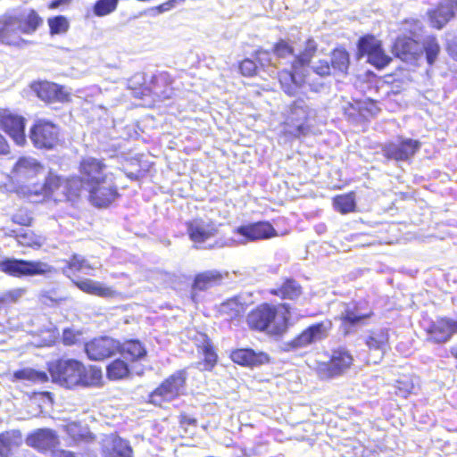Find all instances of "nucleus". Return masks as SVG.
Segmentation results:
<instances>
[{"label": "nucleus", "instance_id": "nucleus-1", "mask_svg": "<svg viewBox=\"0 0 457 457\" xmlns=\"http://www.w3.org/2000/svg\"><path fill=\"white\" fill-rule=\"evenodd\" d=\"M12 178L20 184H27L28 193L49 196L61 185V177L47 170L37 159L22 156L15 162Z\"/></svg>", "mask_w": 457, "mask_h": 457}, {"label": "nucleus", "instance_id": "nucleus-2", "mask_svg": "<svg viewBox=\"0 0 457 457\" xmlns=\"http://www.w3.org/2000/svg\"><path fill=\"white\" fill-rule=\"evenodd\" d=\"M53 381L71 389L75 386H95L102 379V370L96 366L86 367L75 359H60L50 365Z\"/></svg>", "mask_w": 457, "mask_h": 457}, {"label": "nucleus", "instance_id": "nucleus-3", "mask_svg": "<svg viewBox=\"0 0 457 457\" xmlns=\"http://www.w3.org/2000/svg\"><path fill=\"white\" fill-rule=\"evenodd\" d=\"M43 22V18L34 9L4 16L0 18V41L10 46H21L26 42L21 36L34 34Z\"/></svg>", "mask_w": 457, "mask_h": 457}, {"label": "nucleus", "instance_id": "nucleus-4", "mask_svg": "<svg viewBox=\"0 0 457 457\" xmlns=\"http://www.w3.org/2000/svg\"><path fill=\"white\" fill-rule=\"evenodd\" d=\"M247 324L252 329L267 331L273 336L282 335L287 329V320L284 316L278 320L277 308L269 303H262L249 312Z\"/></svg>", "mask_w": 457, "mask_h": 457}, {"label": "nucleus", "instance_id": "nucleus-5", "mask_svg": "<svg viewBox=\"0 0 457 457\" xmlns=\"http://www.w3.org/2000/svg\"><path fill=\"white\" fill-rule=\"evenodd\" d=\"M0 270L14 277L50 276L56 273V269L46 262L15 258H6L1 261Z\"/></svg>", "mask_w": 457, "mask_h": 457}, {"label": "nucleus", "instance_id": "nucleus-6", "mask_svg": "<svg viewBox=\"0 0 457 457\" xmlns=\"http://www.w3.org/2000/svg\"><path fill=\"white\" fill-rule=\"evenodd\" d=\"M418 139L399 137L395 141H389L381 145L382 155L387 161L410 163L421 148Z\"/></svg>", "mask_w": 457, "mask_h": 457}, {"label": "nucleus", "instance_id": "nucleus-7", "mask_svg": "<svg viewBox=\"0 0 457 457\" xmlns=\"http://www.w3.org/2000/svg\"><path fill=\"white\" fill-rule=\"evenodd\" d=\"M187 380L186 371L178 370L166 378L149 395V401L156 406H161L163 402H170L183 394Z\"/></svg>", "mask_w": 457, "mask_h": 457}, {"label": "nucleus", "instance_id": "nucleus-8", "mask_svg": "<svg viewBox=\"0 0 457 457\" xmlns=\"http://www.w3.org/2000/svg\"><path fill=\"white\" fill-rule=\"evenodd\" d=\"M359 58L367 57V62L378 70L387 66L392 58L385 53L380 40L372 35H366L358 40L357 43Z\"/></svg>", "mask_w": 457, "mask_h": 457}, {"label": "nucleus", "instance_id": "nucleus-9", "mask_svg": "<svg viewBox=\"0 0 457 457\" xmlns=\"http://www.w3.org/2000/svg\"><path fill=\"white\" fill-rule=\"evenodd\" d=\"M89 203L97 208L110 206L119 196L118 187L113 176L103 179L96 185L86 188Z\"/></svg>", "mask_w": 457, "mask_h": 457}, {"label": "nucleus", "instance_id": "nucleus-10", "mask_svg": "<svg viewBox=\"0 0 457 457\" xmlns=\"http://www.w3.org/2000/svg\"><path fill=\"white\" fill-rule=\"evenodd\" d=\"M353 357L344 347L333 350L330 361L322 363L319 368V374L322 378H335L342 376L353 364Z\"/></svg>", "mask_w": 457, "mask_h": 457}, {"label": "nucleus", "instance_id": "nucleus-11", "mask_svg": "<svg viewBox=\"0 0 457 457\" xmlns=\"http://www.w3.org/2000/svg\"><path fill=\"white\" fill-rule=\"evenodd\" d=\"M59 129L53 122L39 120L29 130V139L35 147L40 149H53L57 142Z\"/></svg>", "mask_w": 457, "mask_h": 457}, {"label": "nucleus", "instance_id": "nucleus-12", "mask_svg": "<svg viewBox=\"0 0 457 457\" xmlns=\"http://www.w3.org/2000/svg\"><path fill=\"white\" fill-rule=\"evenodd\" d=\"M331 328L330 321H321L309 326L299 336L293 340L284 344L285 351H295L306 347L317 341L322 340L327 337L328 331Z\"/></svg>", "mask_w": 457, "mask_h": 457}, {"label": "nucleus", "instance_id": "nucleus-13", "mask_svg": "<svg viewBox=\"0 0 457 457\" xmlns=\"http://www.w3.org/2000/svg\"><path fill=\"white\" fill-rule=\"evenodd\" d=\"M120 347V341L111 337H100L87 342L84 351L89 360L102 361L117 354Z\"/></svg>", "mask_w": 457, "mask_h": 457}, {"label": "nucleus", "instance_id": "nucleus-14", "mask_svg": "<svg viewBox=\"0 0 457 457\" xmlns=\"http://www.w3.org/2000/svg\"><path fill=\"white\" fill-rule=\"evenodd\" d=\"M106 169L102 160L91 156L83 158L79 163V174L86 184V188L112 176L106 171Z\"/></svg>", "mask_w": 457, "mask_h": 457}, {"label": "nucleus", "instance_id": "nucleus-15", "mask_svg": "<svg viewBox=\"0 0 457 457\" xmlns=\"http://www.w3.org/2000/svg\"><path fill=\"white\" fill-rule=\"evenodd\" d=\"M234 232L244 238L239 241L240 244L265 240L277 236L276 229L269 221H257L241 225L236 228Z\"/></svg>", "mask_w": 457, "mask_h": 457}, {"label": "nucleus", "instance_id": "nucleus-16", "mask_svg": "<svg viewBox=\"0 0 457 457\" xmlns=\"http://www.w3.org/2000/svg\"><path fill=\"white\" fill-rule=\"evenodd\" d=\"M428 341L434 344H445L457 333L456 319L441 317L432 321L427 328Z\"/></svg>", "mask_w": 457, "mask_h": 457}, {"label": "nucleus", "instance_id": "nucleus-17", "mask_svg": "<svg viewBox=\"0 0 457 457\" xmlns=\"http://www.w3.org/2000/svg\"><path fill=\"white\" fill-rule=\"evenodd\" d=\"M312 110L303 98H297L290 105L287 120L295 127V136H304L309 131V127L305 124L312 114Z\"/></svg>", "mask_w": 457, "mask_h": 457}, {"label": "nucleus", "instance_id": "nucleus-18", "mask_svg": "<svg viewBox=\"0 0 457 457\" xmlns=\"http://www.w3.org/2000/svg\"><path fill=\"white\" fill-rule=\"evenodd\" d=\"M26 120L22 116L13 114L8 111L0 113L1 128L7 133L18 145L26 142Z\"/></svg>", "mask_w": 457, "mask_h": 457}, {"label": "nucleus", "instance_id": "nucleus-19", "mask_svg": "<svg viewBox=\"0 0 457 457\" xmlns=\"http://www.w3.org/2000/svg\"><path fill=\"white\" fill-rule=\"evenodd\" d=\"M370 315L371 312L362 313L360 308L354 303H348L345 306L340 314V330L344 336L354 333L360 327L365 324V320L369 319Z\"/></svg>", "mask_w": 457, "mask_h": 457}, {"label": "nucleus", "instance_id": "nucleus-20", "mask_svg": "<svg viewBox=\"0 0 457 457\" xmlns=\"http://www.w3.org/2000/svg\"><path fill=\"white\" fill-rule=\"evenodd\" d=\"M457 12V0H441L438 4L428 12L430 24L437 29H443Z\"/></svg>", "mask_w": 457, "mask_h": 457}, {"label": "nucleus", "instance_id": "nucleus-21", "mask_svg": "<svg viewBox=\"0 0 457 457\" xmlns=\"http://www.w3.org/2000/svg\"><path fill=\"white\" fill-rule=\"evenodd\" d=\"M392 52L395 57L406 62H414L422 53V48L419 42L407 36L398 37L392 47Z\"/></svg>", "mask_w": 457, "mask_h": 457}, {"label": "nucleus", "instance_id": "nucleus-22", "mask_svg": "<svg viewBox=\"0 0 457 457\" xmlns=\"http://www.w3.org/2000/svg\"><path fill=\"white\" fill-rule=\"evenodd\" d=\"M231 360L241 366L254 368L270 362V356L264 352H256L251 348H239L231 352Z\"/></svg>", "mask_w": 457, "mask_h": 457}, {"label": "nucleus", "instance_id": "nucleus-23", "mask_svg": "<svg viewBox=\"0 0 457 457\" xmlns=\"http://www.w3.org/2000/svg\"><path fill=\"white\" fill-rule=\"evenodd\" d=\"M165 75H154L150 80V86H145V78L144 73H136L128 80V88L133 91L135 97L141 98L150 94L158 95L157 84L159 81H164Z\"/></svg>", "mask_w": 457, "mask_h": 457}, {"label": "nucleus", "instance_id": "nucleus-24", "mask_svg": "<svg viewBox=\"0 0 457 457\" xmlns=\"http://www.w3.org/2000/svg\"><path fill=\"white\" fill-rule=\"evenodd\" d=\"M32 90L45 102H67L70 96L63 90V87L52 82L40 81L31 85Z\"/></svg>", "mask_w": 457, "mask_h": 457}, {"label": "nucleus", "instance_id": "nucleus-25", "mask_svg": "<svg viewBox=\"0 0 457 457\" xmlns=\"http://www.w3.org/2000/svg\"><path fill=\"white\" fill-rule=\"evenodd\" d=\"M290 67H282L277 70L275 75L278 77L283 91L289 96H295L303 85V77Z\"/></svg>", "mask_w": 457, "mask_h": 457}, {"label": "nucleus", "instance_id": "nucleus-26", "mask_svg": "<svg viewBox=\"0 0 457 457\" xmlns=\"http://www.w3.org/2000/svg\"><path fill=\"white\" fill-rule=\"evenodd\" d=\"M27 445L40 451L52 450L59 443L58 436L53 429L38 428L27 437Z\"/></svg>", "mask_w": 457, "mask_h": 457}, {"label": "nucleus", "instance_id": "nucleus-27", "mask_svg": "<svg viewBox=\"0 0 457 457\" xmlns=\"http://www.w3.org/2000/svg\"><path fill=\"white\" fill-rule=\"evenodd\" d=\"M274 60L278 64V70L282 67H290L299 70L297 55L294 48L285 40L281 39L272 48Z\"/></svg>", "mask_w": 457, "mask_h": 457}, {"label": "nucleus", "instance_id": "nucleus-28", "mask_svg": "<svg viewBox=\"0 0 457 457\" xmlns=\"http://www.w3.org/2000/svg\"><path fill=\"white\" fill-rule=\"evenodd\" d=\"M186 225L188 237L195 244H204L218 232L216 228L206 224L202 220L188 221Z\"/></svg>", "mask_w": 457, "mask_h": 457}, {"label": "nucleus", "instance_id": "nucleus-29", "mask_svg": "<svg viewBox=\"0 0 457 457\" xmlns=\"http://www.w3.org/2000/svg\"><path fill=\"white\" fill-rule=\"evenodd\" d=\"M120 346L118 353L127 361H139L147 355L145 346L138 339H129L123 343L120 342Z\"/></svg>", "mask_w": 457, "mask_h": 457}, {"label": "nucleus", "instance_id": "nucleus-30", "mask_svg": "<svg viewBox=\"0 0 457 457\" xmlns=\"http://www.w3.org/2000/svg\"><path fill=\"white\" fill-rule=\"evenodd\" d=\"M5 236L16 238L17 242L24 246L39 248L43 245L42 237L29 228H4Z\"/></svg>", "mask_w": 457, "mask_h": 457}, {"label": "nucleus", "instance_id": "nucleus-31", "mask_svg": "<svg viewBox=\"0 0 457 457\" xmlns=\"http://www.w3.org/2000/svg\"><path fill=\"white\" fill-rule=\"evenodd\" d=\"M22 443L20 430H7L0 434V457H10Z\"/></svg>", "mask_w": 457, "mask_h": 457}, {"label": "nucleus", "instance_id": "nucleus-32", "mask_svg": "<svg viewBox=\"0 0 457 457\" xmlns=\"http://www.w3.org/2000/svg\"><path fill=\"white\" fill-rule=\"evenodd\" d=\"M224 275L219 270H206L195 277L193 288L206 290L221 283Z\"/></svg>", "mask_w": 457, "mask_h": 457}, {"label": "nucleus", "instance_id": "nucleus-33", "mask_svg": "<svg viewBox=\"0 0 457 457\" xmlns=\"http://www.w3.org/2000/svg\"><path fill=\"white\" fill-rule=\"evenodd\" d=\"M270 293L283 299L294 300L301 295L302 287L293 278H285L281 285L278 286L276 288H272Z\"/></svg>", "mask_w": 457, "mask_h": 457}, {"label": "nucleus", "instance_id": "nucleus-34", "mask_svg": "<svg viewBox=\"0 0 457 457\" xmlns=\"http://www.w3.org/2000/svg\"><path fill=\"white\" fill-rule=\"evenodd\" d=\"M253 56L255 61L258 62V69L269 73L270 76L275 75L277 70H278V64L274 60V54L271 51L259 49L254 52Z\"/></svg>", "mask_w": 457, "mask_h": 457}, {"label": "nucleus", "instance_id": "nucleus-35", "mask_svg": "<svg viewBox=\"0 0 457 457\" xmlns=\"http://www.w3.org/2000/svg\"><path fill=\"white\" fill-rule=\"evenodd\" d=\"M61 187L62 188V193L69 198L79 196L83 191L86 192V184L80 175L66 179L61 178V185L57 189Z\"/></svg>", "mask_w": 457, "mask_h": 457}, {"label": "nucleus", "instance_id": "nucleus-36", "mask_svg": "<svg viewBox=\"0 0 457 457\" xmlns=\"http://www.w3.org/2000/svg\"><path fill=\"white\" fill-rule=\"evenodd\" d=\"M78 288H79L81 291L97 295L102 297H107L112 295V290L110 287H107L104 286L102 283L89 279L85 278L80 281L75 282Z\"/></svg>", "mask_w": 457, "mask_h": 457}, {"label": "nucleus", "instance_id": "nucleus-37", "mask_svg": "<svg viewBox=\"0 0 457 457\" xmlns=\"http://www.w3.org/2000/svg\"><path fill=\"white\" fill-rule=\"evenodd\" d=\"M129 366L125 359L117 358L106 366V376L111 380H119L128 377Z\"/></svg>", "mask_w": 457, "mask_h": 457}, {"label": "nucleus", "instance_id": "nucleus-38", "mask_svg": "<svg viewBox=\"0 0 457 457\" xmlns=\"http://www.w3.org/2000/svg\"><path fill=\"white\" fill-rule=\"evenodd\" d=\"M104 453L105 457H131L132 449L128 441L115 437L109 446H105Z\"/></svg>", "mask_w": 457, "mask_h": 457}, {"label": "nucleus", "instance_id": "nucleus-39", "mask_svg": "<svg viewBox=\"0 0 457 457\" xmlns=\"http://www.w3.org/2000/svg\"><path fill=\"white\" fill-rule=\"evenodd\" d=\"M388 341L387 332L381 329L378 332H372L366 339V345L370 350L377 351L378 358H382L386 343Z\"/></svg>", "mask_w": 457, "mask_h": 457}, {"label": "nucleus", "instance_id": "nucleus-40", "mask_svg": "<svg viewBox=\"0 0 457 457\" xmlns=\"http://www.w3.org/2000/svg\"><path fill=\"white\" fill-rule=\"evenodd\" d=\"M330 62L335 71L346 74L350 64L349 54L345 49H335L331 54Z\"/></svg>", "mask_w": 457, "mask_h": 457}, {"label": "nucleus", "instance_id": "nucleus-41", "mask_svg": "<svg viewBox=\"0 0 457 457\" xmlns=\"http://www.w3.org/2000/svg\"><path fill=\"white\" fill-rule=\"evenodd\" d=\"M334 208L342 214L353 212L356 207L355 196L353 193L339 195L333 198Z\"/></svg>", "mask_w": 457, "mask_h": 457}, {"label": "nucleus", "instance_id": "nucleus-42", "mask_svg": "<svg viewBox=\"0 0 457 457\" xmlns=\"http://www.w3.org/2000/svg\"><path fill=\"white\" fill-rule=\"evenodd\" d=\"M93 270L88 262L79 254H73L71 260L68 262V266L63 268L62 271L67 277H70L71 270L82 271L86 274H89L88 270Z\"/></svg>", "mask_w": 457, "mask_h": 457}, {"label": "nucleus", "instance_id": "nucleus-43", "mask_svg": "<svg viewBox=\"0 0 457 457\" xmlns=\"http://www.w3.org/2000/svg\"><path fill=\"white\" fill-rule=\"evenodd\" d=\"M14 377L17 379H25L32 382H46L48 376L45 371H38L33 369H22L15 371Z\"/></svg>", "mask_w": 457, "mask_h": 457}, {"label": "nucleus", "instance_id": "nucleus-44", "mask_svg": "<svg viewBox=\"0 0 457 457\" xmlns=\"http://www.w3.org/2000/svg\"><path fill=\"white\" fill-rule=\"evenodd\" d=\"M317 46L314 39L309 38L306 40L304 49L301 53L296 54L299 69L310 63L317 51Z\"/></svg>", "mask_w": 457, "mask_h": 457}, {"label": "nucleus", "instance_id": "nucleus-45", "mask_svg": "<svg viewBox=\"0 0 457 457\" xmlns=\"http://www.w3.org/2000/svg\"><path fill=\"white\" fill-rule=\"evenodd\" d=\"M422 51L425 52L427 62L429 65L434 64L438 54L440 52V46L436 37H428L423 44Z\"/></svg>", "mask_w": 457, "mask_h": 457}, {"label": "nucleus", "instance_id": "nucleus-46", "mask_svg": "<svg viewBox=\"0 0 457 457\" xmlns=\"http://www.w3.org/2000/svg\"><path fill=\"white\" fill-rule=\"evenodd\" d=\"M118 6L117 0H97L93 7V13L97 17H104L113 12Z\"/></svg>", "mask_w": 457, "mask_h": 457}, {"label": "nucleus", "instance_id": "nucleus-47", "mask_svg": "<svg viewBox=\"0 0 457 457\" xmlns=\"http://www.w3.org/2000/svg\"><path fill=\"white\" fill-rule=\"evenodd\" d=\"M48 26L50 29L51 35H59L66 33L70 28V23L68 19L62 15H57L52 18H49Z\"/></svg>", "mask_w": 457, "mask_h": 457}, {"label": "nucleus", "instance_id": "nucleus-48", "mask_svg": "<svg viewBox=\"0 0 457 457\" xmlns=\"http://www.w3.org/2000/svg\"><path fill=\"white\" fill-rule=\"evenodd\" d=\"M203 354L204 356V362L199 365H203V370H211L217 362V354L209 342H205L203 345Z\"/></svg>", "mask_w": 457, "mask_h": 457}, {"label": "nucleus", "instance_id": "nucleus-49", "mask_svg": "<svg viewBox=\"0 0 457 457\" xmlns=\"http://www.w3.org/2000/svg\"><path fill=\"white\" fill-rule=\"evenodd\" d=\"M221 311L223 312H231V317L238 316L244 312V303L239 301L237 297L228 300L221 305Z\"/></svg>", "mask_w": 457, "mask_h": 457}, {"label": "nucleus", "instance_id": "nucleus-50", "mask_svg": "<svg viewBox=\"0 0 457 457\" xmlns=\"http://www.w3.org/2000/svg\"><path fill=\"white\" fill-rule=\"evenodd\" d=\"M258 70V64L256 61L250 58H245L239 63V71L245 77H253L256 75Z\"/></svg>", "mask_w": 457, "mask_h": 457}, {"label": "nucleus", "instance_id": "nucleus-51", "mask_svg": "<svg viewBox=\"0 0 457 457\" xmlns=\"http://www.w3.org/2000/svg\"><path fill=\"white\" fill-rule=\"evenodd\" d=\"M235 239L227 238V237H220L216 239L212 244H208L203 246L204 249H219L226 246H232L235 244ZM195 248H202V246H195Z\"/></svg>", "mask_w": 457, "mask_h": 457}, {"label": "nucleus", "instance_id": "nucleus-52", "mask_svg": "<svg viewBox=\"0 0 457 457\" xmlns=\"http://www.w3.org/2000/svg\"><path fill=\"white\" fill-rule=\"evenodd\" d=\"M12 220L13 223L22 227H29L31 225L32 218L28 214L26 211L21 210L12 215Z\"/></svg>", "mask_w": 457, "mask_h": 457}, {"label": "nucleus", "instance_id": "nucleus-53", "mask_svg": "<svg viewBox=\"0 0 457 457\" xmlns=\"http://www.w3.org/2000/svg\"><path fill=\"white\" fill-rule=\"evenodd\" d=\"M313 71L321 76H328L331 72V66L327 61H320L312 66Z\"/></svg>", "mask_w": 457, "mask_h": 457}, {"label": "nucleus", "instance_id": "nucleus-54", "mask_svg": "<svg viewBox=\"0 0 457 457\" xmlns=\"http://www.w3.org/2000/svg\"><path fill=\"white\" fill-rule=\"evenodd\" d=\"M79 334H77L71 328H65L62 332V342L66 345H72L76 343L77 337Z\"/></svg>", "mask_w": 457, "mask_h": 457}, {"label": "nucleus", "instance_id": "nucleus-55", "mask_svg": "<svg viewBox=\"0 0 457 457\" xmlns=\"http://www.w3.org/2000/svg\"><path fill=\"white\" fill-rule=\"evenodd\" d=\"M184 1L185 0H168L167 2L158 5L157 9L161 14V13H163L165 12L171 10L176 5L182 4Z\"/></svg>", "mask_w": 457, "mask_h": 457}, {"label": "nucleus", "instance_id": "nucleus-56", "mask_svg": "<svg viewBox=\"0 0 457 457\" xmlns=\"http://www.w3.org/2000/svg\"><path fill=\"white\" fill-rule=\"evenodd\" d=\"M71 3V0H53L49 4V9H57L62 5H68Z\"/></svg>", "mask_w": 457, "mask_h": 457}, {"label": "nucleus", "instance_id": "nucleus-57", "mask_svg": "<svg viewBox=\"0 0 457 457\" xmlns=\"http://www.w3.org/2000/svg\"><path fill=\"white\" fill-rule=\"evenodd\" d=\"M398 389H399V392L397 393L398 395H400L402 397H407V395L413 389V385L412 384H406V385H404V387L399 386Z\"/></svg>", "mask_w": 457, "mask_h": 457}, {"label": "nucleus", "instance_id": "nucleus-58", "mask_svg": "<svg viewBox=\"0 0 457 457\" xmlns=\"http://www.w3.org/2000/svg\"><path fill=\"white\" fill-rule=\"evenodd\" d=\"M9 153V145L5 138L0 134V154H6Z\"/></svg>", "mask_w": 457, "mask_h": 457}, {"label": "nucleus", "instance_id": "nucleus-59", "mask_svg": "<svg viewBox=\"0 0 457 457\" xmlns=\"http://www.w3.org/2000/svg\"><path fill=\"white\" fill-rule=\"evenodd\" d=\"M145 14L151 16V17H155V16L159 15L160 12L157 9V6H155V7H152V8L145 10Z\"/></svg>", "mask_w": 457, "mask_h": 457}, {"label": "nucleus", "instance_id": "nucleus-60", "mask_svg": "<svg viewBox=\"0 0 457 457\" xmlns=\"http://www.w3.org/2000/svg\"><path fill=\"white\" fill-rule=\"evenodd\" d=\"M58 457H76L75 454L70 451H61L58 453Z\"/></svg>", "mask_w": 457, "mask_h": 457}, {"label": "nucleus", "instance_id": "nucleus-61", "mask_svg": "<svg viewBox=\"0 0 457 457\" xmlns=\"http://www.w3.org/2000/svg\"><path fill=\"white\" fill-rule=\"evenodd\" d=\"M184 422L189 424V425H195L196 424V420L195 419H192V418H186Z\"/></svg>", "mask_w": 457, "mask_h": 457}, {"label": "nucleus", "instance_id": "nucleus-62", "mask_svg": "<svg viewBox=\"0 0 457 457\" xmlns=\"http://www.w3.org/2000/svg\"><path fill=\"white\" fill-rule=\"evenodd\" d=\"M451 353L455 358H457V346L452 347Z\"/></svg>", "mask_w": 457, "mask_h": 457}, {"label": "nucleus", "instance_id": "nucleus-63", "mask_svg": "<svg viewBox=\"0 0 457 457\" xmlns=\"http://www.w3.org/2000/svg\"><path fill=\"white\" fill-rule=\"evenodd\" d=\"M119 1H120V0H117V3H118V4H119Z\"/></svg>", "mask_w": 457, "mask_h": 457}]
</instances>
